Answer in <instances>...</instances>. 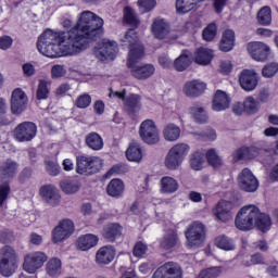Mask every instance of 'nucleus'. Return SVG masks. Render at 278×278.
Segmentation results:
<instances>
[{
    "label": "nucleus",
    "mask_w": 278,
    "mask_h": 278,
    "mask_svg": "<svg viewBox=\"0 0 278 278\" xmlns=\"http://www.w3.org/2000/svg\"><path fill=\"white\" fill-rule=\"evenodd\" d=\"M220 273H222L220 267H210V268L203 269L199 274L198 278H216L220 276Z\"/></svg>",
    "instance_id": "obj_55"
},
{
    "label": "nucleus",
    "mask_w": 278,
    "mask_h": 278,
    "mask_svg": "<svg viewBox=\"0 0 278 278\" xmlns=\"http://www.w3.org/2000/svg\"><path fill=\"white\" fill-rule=\"evenodd\" d=\"M206 160L211 166L218 168L223 166V159L218 155L215 149H211L206 152Z\"/></svg>",
    "instance_id": "obj_48"
},
{
    "label": "nucleus",
    "mask_w": 278,
    "mask_h": 278,
    "mask_svg": "<svg viewBox=\"0 0 278 278\" xmlns=\"http://www.w3.org/2000/svg\"><path fill=\"white\" fill-rule=\"evenodd\" d=\"M85 142L92 151H101L103 149V138L97 132H90L86 136Z\"/></svg>",
    "instance_id": "obj_35"
},
{
    "label": "nucleus",
    "mask_w": 278,
    "mask_h": 278,
    "mask_svg": "<svg viewBox=\"0 0 278 278\" xmlns=\"http://www.w3.org/2000/svg\"><path fill=\"white\" fill-rule=\"evenodd\" d=\"M215 244L218 249H223L224 251H233V241L225 235L217 237L215 239Z\"/></svg>",
    "instance_id": "obj_49"
},
{
    "label": "nucleus",
    "mask_w": 278,
    "mask_h": 278,
    "mask_svg": "<svg viewBox=\"0 0 278 278\" xmlns=\"http://www.w3.org/2000/svg\"><path fill=\"white\" fill-rule=\"evenodd\" d=\"M169 151L184 161V157L190 153V146L188 143H176Z\"/></svg>",
    "instance_id": "obj_47"
},
{
    "label": "nucleus",
    "mask_w": 278,
    "mask_h": 278,
    "mask_svg": "<svg viewBox=\"0 0 278 278\" xmlns=\"http://www.w3.org/2000/svg\"><path fill=\"white\" fill-rule=\"evenodd\" d=\"M38 127L33 122H23L18 124L13 130V138L17 142H31L36 138Z\"/></svg>",
    "instance_id": "obj_8"
},
{
    "label": "nucleus",
    "mask_w": 278,
    "mask_h": 278,
    "mask_svg": "<svg viewBox=\"0 0 278 278\" xmlns=\"http://www.w3.org/2000/svg\"><path fill=\"white\" fill-rule=\"evenodd\" d=\"M122 43L124 47H128V55L134 51L135 55H138V52L141 51L144 53V46L140 42L138 38V33L134 29H129L125 36L122 38Z\"/></svg>",
    "instance_id": "obj_17"
},
{
    "label": "nucleus",
    "mask_w": 278,
    "mask_h": 278,
    "mask_svg": "<svg viewBox=\"0 0 278 278\" xmlns=\"http://www.w3.org/2000/svg\"><path fill=\"white\" fill-rule=\"evenodd\" d=\"M213 214L222 223L233 220V203L225 200L219 201L213 208Z\"/></svg>",
    "instance_id": "obj_14"
},
{
    "label": "nucleus",
    "mask_w": 278,
    "mask_h": 278,
    "mask_svg": "<svg viewBox=\"0 0 278 278\" xmlns=\"http://www.w3.org/2000/svg\"><path fill=\"white\" fill-rule=\"evenodd\" d=\"M0 262H18V253L11 245H4L0 250Z\"/></svg>",
    "instance_id": "obj_38"
},
{
    "label": "nucleus",
    "mask_w": 278,
    "mask_h": 278,
    "mask_svg": "<svg viewBox=\"0 0 278 278\" xmlns=\"http://www.w3.org/2000/svg\"><path fill=\"white\" fill-rule=\"evenodd\" d=\"M170 31V26L168 23L162 18H156L152 23V33L154 34L155 38L159 40H164L168 36Z\"/></svg>",
    "instance_id": "obj_24"
},
{
    "label": "nucleus",
    "mask_w": 278,
    "mask_h": 278,
    "mask_svg": "<svg viewBox=\"0 0 278 278\" xmlns=\"http://www.w3.org/2000/svg\"><path fill=\"white\" fill-rule=\"evenodd\" d=\"M126 157L129 162H140V160H142V149L140 148V144H130L126 151Z\"/></svg>",
    "instance_id": "obj_43"
},
{
    "label": "nucleus",
    "mask_w": 278,
    "mask_h": 278,
    "mask_svg": "<svg viewBox=\"0 0 278 278\" xmlns=\"http://www.w3.org/2000/svg\"><path fill=\"white\" fill-rule=\"evenodd\" d=\"M18 173V163L8 159L0 166V179H12Z\"/></svg>",
    "instance_id": "obj_25"
},
{
    "label": "nucleus",
    "mask_w": 278,
    "mask_h": 278,
    "mask_svg": "<svg viewBox=\"0 0 278 278\" xmlns=\"http://www.w3.org/2000/svg\"><path fill=\"white\" fill-rule=\"evenodd\" d=\"M189 114L192 116L193 121H195V123H207L210 116L207 115V110L204 109L203 105H201V103H193L190 108H189Z\"/></svg>",
    "instance_id": "obj_26"
},
{
    "label": "nucleus",
    "mask_w": 278,
    "mask_h": 278,
    "mask_svg": "<svg viewBox=\"0 0 278 278\" xmlns=\"http://www.w3.org/2000/svg\"><path fill=\"white\" fill-rule=\"evenodd\" d=\"M12 42L13 40L10 36L0 37V49H2L3 51L10 49V47H12Z\"/></svg>",
    "instance_id": "obj_63"
},
{
    "label": "nucleus",
    "mask_w": 278,
    "mask_h": 278,
    "mask_svg": "<svg viewBox=\"0 0 278 278\" xmlns=\"http://www.w3.org/2000/svg\"><path fill=\"white\" fill-rule=\"evenodd\" d=\"M177 244H179V237L175 230L166 232L160 242V247L163 251H170V249H175Z\"/></svg>",
    "instance_id": "obj_27"
},
{
    "label": "nucleus",
    "mask_w": 278,
    "mask_h": 278,
    "mask_svg": "<svg viewBox=\"0 0 278 278\" xmlns=\"http://www.w3.org/2000/svg\"><path fill=\"white\" fill-rule=\"evenodd\" d=\"M106 192L109 197H123V192H125V184L121 179H112L106 187Z\"/></svg>",
    "instance_id": "obj_34"
},
{
    "label": "nucleus",
    "mask_w": 278,
    "mask_h": 278,
    "mask_svg": "<svg viewBox=\"0 0 278 278\" xmlns=\"http://www.w3.org/2000/svg\"><path fill=\"white\" fill-rule=\"evenodd\" d=\"M236 42V33H233L232 29H226L223 33V37L220 40L219 49L220 51H224L227 53L228 51H231L233 49V45Z\"/></svg>",
    "instance_id": "obj_29"
},
{
    "label": "nucleus",
    "mask_w": 278,
    "mask_h": 278,
    "mask_svg": "<svg viewBox=\"0 0 278 278\" xmlns=\"http://www.w3.org/2000/svg\"><path fill=\"white\" fill-rule=\"evenodd\" d=\"M235 225L240 231H251L255 227L266 233L273 225L270 216L260 212L255 205L243 206L236 216Z\"/></svg>",
    "instance_id": "obj_2"
},
{
    "label": "nucleus",
    "mask_w": 278,
    "mask_h": 278,
    "mask_svg": "<svg viewBox=\"0 0 278 278\" xmlns=\"http://www.w3.org/2000/svg\"><path fill=\"white\" fill-rule=\"evenodd\" d=\"M192 62V53L190 51L185 50L174 61V68L178 71V73H182L186 71L188 66H190Z\"/></svg>",
    "instance_id": "obj_33"
},
{
    "label": "nucleus",
    "mask_w": 278,
    "mask_h": 278,
    "mask_svg": "<svg viewBox=\"0 0 278 278\" xmlns=\"http://www.w3.org/2000/svg\"><path fill=\"white\" fill-rule=\"evenodd\" d=\"M188 247L199 248L205 242V225L201 222H194L186 231Z\"/></svg>",
    "instance_id": "obj_6"
},
{
    "label": "nucleus",
    "mask_w": 278,
    "mask_h": 278,
    "mask_svg": "<svg viewBox=\"0 0 278 278\" xmlns=\"http://www.w3.org/2000/svg\"><path fill=\"white\" fill-rule=\"evenodd\" d=\"M243 108L248 114H255L260 110V104L255 101V98L249 97L244 100Z\"/></svg>",
    "instance_id": "obj_51"
},
{
    "label": "nucleus",
    "mask_w": 278,
    "mask_h": 278,
    "mask_svg": "<svg viewBox=\"0 0 278 278\" xmlns=\"http://www.w3.org/2000/svg\"><path fill=\"white\" fill-rule=\"evenodd\" d=\"M46 270L50 277H58L62 273V261L58 257L51 258L47 263Z\"/></svg>",
    "instance_id": "obj_42"
},
{
    "label": "nucleus",
    "mask_w": 278,
    "mask_h": 278,
    "mask_svg": "<svg viewBox=\"0 0 278 278\" xmlns=\"http://www.w3.org/2000/svg\"><path fill=\"white\" fill-rule=\"evenodd\" d=\"M260 155V149L255 147H242L237 149L232 153V157L235 162H240V160H253V157H257Z\"/></svg>",
    "instance_id": "obj_23"
},
{
    "label": "nucleus",
    "mask_w": 278,
    "mask_h": 278,
    "mask_svg": "<svg viewBox=\"0 0 278 278\" xmlns=\"http://www.w3.org/2000/svg\"><path fill=\"white\" fill-rule=\"evenodd\" d=\"M148 250L149 248L147 247V244H144L142 241H139L135 244L132 253L135 257H142V255L147 254Z\"/></svg>",
    "instance_id": "obj_58"
},
{
    "label": "nucleus",
    "mask_w": 278,
    "mask_h": 278,
    "mask_svg": "<svg viewBox=\"0 0 278 278\" xmlns=\"http://www.w3.org/2000/svg\"><path fill=\"white\" fill-rule=\"evenodd\" d=\"M103 18L92 11L79 14L74 27L67 31L47 29L38 38L37 49L46 58H62V55H77L86 51L92 40L101 36Z\"/></svg>",
    "instance_id": "obj_1"
},
{
    "label": "nucleus",
    "mask_w": 278,
    "mask_h": 278,
    "mask_svg": "<svg viewBox=\"0 0 278 278\" xmlns=\"http://www.w3.org/2000/svg\"><path fill=\"white\" fill-rule=\"evenodd\" d=\"M8 114V103L5 99L0 98V125H10V118L7 116Z\"/></svg>",
    "instance_id": "obj_54"
},
{
    "label": "nucleus",
    "mask_w": 278,
    "mask_h": 278,
    "mask_svg": "<svg viewBox=\"0 0 278 278\" xmlns=\"http://www.w3.org/2000/svg\"><path fill=\"white\" fill-rule=\"evenodd\" d=\"M179 190V182L170 176H164L161 178V192L163 194H174Z\"/></svg>",
    "instance_id": "obj_31"
},
{
    "label": "nucleus",
    "mask_w": 278,
    "mask_h": 278,
    "mask_svg": "<svg viewBox=\"0 0 278 278\" xmlns=\"http://www.w3.org/2000/svg\"><path fill=\"white\" fill-rule=\"evenodd\" d=\"M260 25H270L273 23V11L270 7H263L257 13Z\"/></svg>",
    "instance_id": "obj_45"
},
{
    "label": "nucleus",
    "mask_w": 278,
    "mask_h": 278,
    "mask_svg": "<svg viewBox=\"0 0 278 278\" xmlns=\"http://www.w3.org/2000/svg\"><path fill=\"white\" fill-rule=\"evenodd\" d=\"M90 103H92V97H90L88 93L79 96L75 101V105L76 108H79V110H86V108H90Z\"/></svg>",
    "instance_id": "obj_52"
},
{
    "label": "nucleus",
    "mask_w": 278,
    "mask_h": 278,
    "mask_svg": "<svg viewBox=\"0 0 278 278\" xmlns=\"http://www.w3.org/2000/svg\"><path fill=\"white\" fill-rule=\"evenodd\" d=\"M142 58H144V52L142 49H139L138 54L132 50L127 59V66L130 68V75L139 80L149 79V77L155 75V66H153V64L136 65Z\"/></svg>",
    "instance_id": "obj_3"
},
{
    "label": "nucleus",
    "mask_w": 278,
    "mask_h": 278,
    "mask_svg": "<svg viewBox=\"0 0 278 278\" xmlns=\"http://www.w3.org/2000/svg\"><path fill=\"white\" fill-rule=\"evenodd\" d=\"M200 136H202V138H206L207 140H216V131L212 128H206L200 134Z\"/></svg>",
    "instance_id": "obj_64"
},
{
    "label": "nucleus",
    "mask_w": 278,
    "mask_h": 278,
    "mask_svg": "<svg viewBox=\"0 0 278 278\" xmlns=\"http://www.w3.org/2000/svg\"><path fill=\"white\" fill-rule=\"evenodd\" d=\"M260 75L253 70H243L239 76V84L245 92H252L257 88Z\"/></svg>",
    "instance_id": "obj_15"
},
{
    "label": "nucleus",
    "mask_w": 278,
    "mask_h": 278,
    "mask_svg": "<svg viewBox=\"0 0 278 278\" xmlns=\"http://www.w3.org/2000/svg\"><path fill=\"white\" fill-rule=\"evenodd\" d=\"M217 31L218 28L215 23L208 24L202 33L203 39L206 40V42H212V40L216 38Z\"/></svg>",
    "instance_id": "obj_50"
},
{
    "label": "nucleus",
    "mask_w": 278,
    "mask_h": 278,
    "mask_svg": "<svg viewBox=\"0 0 278 278\" xmlns=\"http://www.w3.org/2000/svg\"><path fill=\"white\" fill-rule=\"evenodd\" d=\"M139 137L146 144H157L160 142V129L153 119H146L140 124Z\"/></svg>",
    "instance_id": "obj_5"
},
{
    "label": "nucleus",
    "mask_w": 278,
    "mask_h": 278,
    "mask_svg": "<svg viewBox=\"0 0 278 278\" xmlns=\"http://www.w3.org/2000/svg\"><path fill=\"white\" fill-rule=\"evenodd\" d=\"M27 94L23 89L17 88L12 92L11 96V111L13 114H21L27 106Z\"/></svg>",
    "instance_id": "obj_18"
},
{
    "label": "nucleus",
    "mask_w": 278,
    "mask_h": 278,
    "mask_svg": "<svg viewBox=\"0 0 278 278\" xmlns=\"http://www.w3.org/2000/svg\"><path fill=\"white\" fill-rule=\"evenodd\" d=\"M97 244H99V237L93 233L84 235L76 240L78 251H90Z\"/></svg>",
    "instance_id": "obj_22"
},
{
    "label": "nucleus",
    "mask_w": 278,
    "mask_h": 278,
    "mask_svg": "<svg viewBox=\"0 0 278 278\" xmlns=\"http://www.w3.org/2000/svg\"><path fill=\"white\" fill-rule=\"evenodd\" d=\"M230 103L231 100L229 99V96H227V93L223 90H217L213 98L212 109L215 112H223L228 110Z\"/></svg>",
    "instance_id": "obj_21"
},
{
    "label": "nucleus",
    "mask_w": 278,
    "mask_h": 278,
    "mask_svg": "<svg viewBox=\"0 0 278 278\" xmlns=\"http://www.w3.org/2000/svg\"><path fill=\"white\" fill-rule=\"evenodd\" d=\"M182 162L184 161L179 159V156H176L170 150L167 152L164 160L165 168L168 170H177Z\"/></svg>",
    "instance_id": "obj_40"
},
{
    "label": "nucleus",
    "mask_w": 278,
    "mask_h": 278,
    "mask_svg": "<svg viewBox=\"0 0 278 278\" xmlns=\"http://www.w3.org/2000/svg\"><path fill=\"white\" fill-rule=\"evenodd\" d=\"M11 188L10 182L4 181L0 185V205H3L5 201H8V197L10 195Z\"/></svg>",
    "instance_id": "obj_57"
},
{
    "label": "nucleus",
    "mask_w": 278,
    "mask_h": 278,
    "mask_svg": "<svg viewBox=\"0 0 278 278\" xmlns=\"http://www.w3.org/2000/svg\"><path fill=\"white\" fill-rule=\"evenodd\" d=\"M197 0H176V11L178 14H186L194 9Z\"/></svg>",
    "instance_id": "obj_46"
},
{
    "label": "nucleus",
    "mask_w": 278,
    "mask_h": 278,
    "mask_svg": "<svg viewBox=\"0 0 278 278\" xmlns=\"http://www.w3.org/2000/svg\"><path fill=\"white\" fill-rule=\"evenodd\" d=\"M124 104L129 114H136V112H139L140 108H142L140 104V96L134 93L124 100Z\"/></svg>",
    "instance_id": "obj_36"
},
{
    "label": "nucleus",
    "mask_w": 278,
    "mask_h": 278,
    "mask_svg": "<svg viewBox=\"0 0 278 278\" xmlns=\"http://www.w3.org/2000/svg\"><path fill=\"white\" fill-rule=\"evenodd\" d=\"M184 271L175 262H167L160 266L153 274L152 278H182Z\"/></svg>",
    "instance_id": "obj_12"
},
{
    "label": "nucleus",
    "mask_w": 278,
    "mask_h": 278,
    "mask_svg": "<svg viewBox=\"0 0 278 278\" xmlns=\"http://www.w3.org/2000/svg\"><path fill=\"white\" fill-rule=\"evenodd\" d=\"M139 8H142L143 12H151L155 8V0H138Z\"/></svg>",
    "instance_id": "obj_61"
},
{
    "label": "nucleus",
    "mask_w": 278,
    "mask_h": 278,
    "mask_svg": "<svg viewBox=\"0 0 278 278\" xmlns=\"http://www.w3.org/2000/svg\"><path fill=\"white\" fill-rule=\"evenodd\" d=\"M118 53V45L116 41H110L108 39H103L101 46L94 49V55L98 60L102 62L104 60H114L116 54Z\"/></svg>",
    "instance_id": "obj_11"
},
{
    "label": "nucleus",
    "mask_w": 278,
    "mask_h": 278,
    "mask_svg": "<svg viewBox=\"0 0 278 278\" xmlns=\"http://www.w3.org/2000/svg\"><path fill=\"white\" fill-rule=\"evenodd\" d=\"M214 60V52L207 48H200L195 51L194 62L207 66Z\"/></svg>",
    "instance_id": "obj_32"
},
{
    "label": "nucleus",
    "mask_w": 278,
    "mask_h": 278,
    "mask_svg": "<svg viewBox=\"0 0 278 278\" xmlns=\"http://www.w3.org/2000/svg\"><path fill=\"white\" fill-rule=\"evenodd\" d=\"M190 166L193 170H201L203 168V154L195 152L191 155Z\"/></svg>",
    "instance_id": "obj_53"
},
{
    "label": "nucleus",
    "mask_w": 278,
    "mask_h": 278,
    "mask_svg": "<svg viewBox=\"0 0 278 278\" xmlns=\"http://www.w3.org/2000/svg\"><path fill=\"white\" fill-rule=\"evenodd\" d=\"M74 232L75 224H73V220L63 219L52 230V241L54 244H58V242H64V240H68Z\"/></svg>",
    "instance_id": "obj_9"
},
{
    "label": "nucleus",
    "mask_w": 278,
    "mask_h": 278,
    "mask_svg": "<svg viewBox=\"0 0 278 278\" xmlns=\"http://www.w3.org/2000/svg\"><path fill=\"white\" fill-rule=\"evenodd\" d=\"M103 166V161L99 156L79 155L76 157V173L78 175H94Z\"/></svg>",
    "instance_id": "obj_4"
},
{
    "label": "nucleus",
    "mask_w": 278,
    "mask_h": 278,
    "mask_svg": "<svg viewBox=\"0 0 278 278\" xmlns=\"http://www.w3.org/2000/svg\"><path fill=\"white\" fill-rule=\"evenodd\" d=\"M238 181L239 188L244 192H256L260 188V181H257V178L249 168L242 169L238 176Z\"/></svg>",
    "instance_id": "obj_10"
},
{
    "label": "nucleus",
    "mask_w": 278,
    "mask_h": 278,
    "mask_svg": "<svg viewBox=\"0 0 278 278\" xmlns=\"http://www.w3.org/2000/svg\"><path fill=\"white\" fill-rule=\"evenodd\" d=\"M46 170L52 177H55V176L60 175V166L56 165V163L52 162V161H47L46 162Z\"/></svg>",
    "instance_id": "obj_59"
},
{
    "label": "nucleus",
    "mask_w": 278,
    "mask_h": 278,
    "mask_svg": "<svg viewBox=\"0 0 278 278\" xmlns=\"http://www.w3.org/2000/svg\"><path fill=\"white\" fill-rule=\"evenodd\" d=\"M181 136V128L176 124H167L163 128V138L167 142H177V139Z\"/></svg>",
    "instance_id": "obj_30"
},
{
    "label": "nucleus",
    "mask_w": 278,
    "mask_h": 278,
    "mask_svg": "<svg viewBox=\"0 0 278 278\" xmlns=\"http://www.w3.org/2000/svg\"><path fill=\"white\" fill-rule=\"evenodd\" d=\"M60 188L65 194H77L81 185L77 180L65 179L60 182Z\"/></svg>",
    "instance_id": "obj_37"
},
{
    "label": "nucleus",
    "mask_w": 278,
    "mask_h": 278,
    "mask_svg": "<svg viewBox=\"0 0 278 278\" xmlns=\"http://www.w3.org/2000/svg\"><path fill=\"white\" fill-rule=\"evenodd\" d=\"M114 257H116V249L112 245H104L96 253V262L100 265L112 264Z\"/></svg>",
    "instance_id": "obj_20"
},
{
    "label": "nucleus",
    "mask_w": 278,
    "mask_h": 278,
    "mask_svg": "<svg viewBox=\"0 0 278 278\" xmlns=\"http://www.w3.org/2000/svg\"><path fill=\"white\" fill-rule=\"evenodd\" d=\"M247 50L256 62H266L268 60V53H270V48L260 41L248 43Z\"/></svg>",
    "instance_id": "obj_16"
},
{
    "label": "nucleus",
    "mask_w": 278,
    "mask_h": 278,
    "mask_svg": "<svg viewBox=\"0 0 278 278\" xmlns=\"http://www.w3.org/2000/svg\"><path fill=\"white\" fill-rule=\"evenodd\" d=\"M51 84L49 81L40 79L37 86L36 97L38 101L49 99L51 92Z\"/></svg>",
    "instance_id": "obj_41"
},
{
    "label": "nucleus",
    "mask_w": 278,
    "mask_h": 278,
    "mask_svg": "<svg viewBox=\"0 0 278 278\" xmlns=\"http://www.w3.org/2000/svg\"><path fill=\"white\" fill-rule=\"evenodd\" d=\"M220 73L224 75H229L233 71V64L229 60L222 61L219 64Z\"/></svg>",
    "instance_id": "obj_62"
},
{
    "label": "nucleus",
    "mask_w": 278,
    "mask_h": 278,
    "mask_svg": "<svg viewBox=\"0 0 278 278\" xmlns=\"http://www.w3.org/2000/svg\"><path fill=\"white\" fill-rule=\"evenodd\" d=\"M124 22H126L127 25H130L131 27H138V25H140V20L136 14V11H134V9L130 7H126L124 9Z\"/></svg>",
    "instance_id": "obj_44"
},
{
    "label": "nucleus",
    "mask_w": 278,
    "mask_h": 278,
    "mask_svg": "<svg viewBox=\"0 0 278 278\" xmlns=\"http://www.w3.org/2000/svg\"><path fill=\"white\" fill-rule=\"evenodd\" d=\"M51 75L54 79L64 77L66 75V68L63 65H54L51 68Z\"/></svg>",
    "instance_id": "obj_60"
},
{
    "label": "nucleus",
    "mask_w": 278,
    "mask_h": 278,
    "mask_svg": "<svg viewBox=\"0 0 278 278\" xmlns=\"http://www.w3.org/2000/svg\"><path fill=\"white\" fill-rule=\"evenodd\" d=\"M123 233V226L118 224H109L103 229V238L108 240V242H114L116 238H121Z\"/></svg>",
    "instance_id": "obj_28"
},
{
    "label": "nucleus",
    "mask_w": 278,
    "mask_h": 278,
    "mask_svg": "<svg viewBox=\"0 0 278 278\" xmlns=\"http://www.w3.org/2000/svg\"><path fill=\"white\" fill-rule=\"evenodd\" d=\"M278 73V64L277 63H269L265 65L262 70L263 77L270 79V77H275Z\"/></svg>",
    "instance_id": "obj_56"
},
{
    "label": "nucleus",
    "mask_w": 278,
    "mask_h": 278,
    "mask_svg": "<svg viewBox=\"0 0 278 278\" xmlns=\"http://www.w3.org/2000/svg\"><path fill=\"white\" fill-rule=\"evenodd\" d=\"M39 194L41 199L48 205L52 207H58L62 201V195H60V190H58L56 186L53 185H45L39 189Z\"/></svg>",
    "instance_id": "obj_13"
},
{
    "label": "nucleus",
    "mask_w": 278,
    "mask_h": 278,
    "mask_svg": "<svg viewBox=\"0 0 278 278\" xmlns=\"http://www.w3.org/2000/svg\"><path fill=\"white\" fill-rule=\"evenodd\" d=\"M18 268V262L0 261V275L2 277H12Z\"/></svg>",
    "instance_id": "obj_39"
},
{
    "label": "nucleus",
    "mask_w": 278,
    "mask_h": 278,
    "mask_svg": "<svg viewBox=\"0 0 278 278\" xmlns=\"http://www.w3.org/2000/svg\"><path fill=\"white\" fill-rule=\"evenodd\" d=\"M49 260V256L45 252H33L24 257L23 269L29 275H34L45 266V263Z\"/></svg>",
    "instance_id": "obj_7"
},
{
    "label": "nucleus",
    "mask_w": 278,
    "mask_h": 278,
    "mask_svg": "<svg viewBox=\"0 0 278 278\" xmlns=\"http://www.w3.org/2000/svg\"><path fill=\"white\" fill-rule=\"evenodd\" d=\"M207 85L201 80H190L184 85L182 92L186 97H191L192 99L201 97L205 92Z\"/></svg>",
    "instance_id": "obj_19"
}]
</instances>
